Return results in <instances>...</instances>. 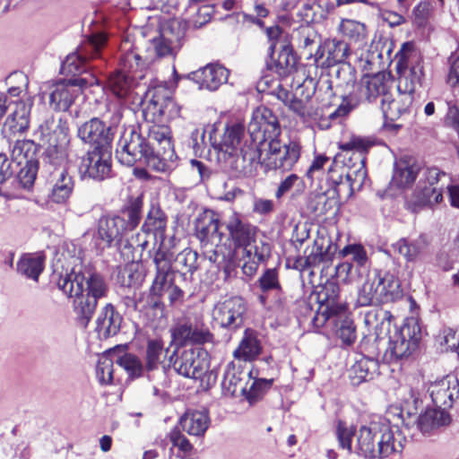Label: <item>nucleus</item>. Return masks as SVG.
<instances>
[{"instance_id": "obj_1", "label": "nucleus", "mask_w": 459, "mask_h": 459, "mask_svg": "<svg viewBox=\"0 0 459 459\" xmlns=\"http://www.w3.org/2000/svg\"><path fill=\"white\" fill-rule=\"evenodd\" d=\"M164 92L166 87L162 85L148 90L143 117L153 125H148L144 132L141 126L126 128L116 151L121 164L132 167L140 162L157 172H169L177 167L178 156L171 142L170 128L157 124L164 117Z\"/></svg>"}, {"instance_id": "obj_2", "label": "nucleus", "mask_w": 459, "mask_h": 459, "mask_svg": "<svg viewBox=\"0 0 459 459\" xmlns=\"http://www.w3.org/2000/svg\"><path fill=\"white\" fill-rule=\"evenodd\" d=\"M58 289L65 295L74 298L73 308L77 323L86 328L100 299L108 292V284L104 276L91 267L76 271L74 268L65 275H60Z\"/></svg>"}, {"instance_id": "obj_3", "label": "nucleus", "mask_w": 459, "mask_h": 459, "mask_svg": "<svg viewBox=\"0 0 459 459\" xmlns=\"http://www.w3.org/2000/svg\"><path fill=\"white\" fill-rule=\"evenodd\" d=\"M405 437L399 430L398 423L391 424L389 419L371 421L359 429V454L366 458H384L392 454H401Z\"/></svg>"}, {"instance_id": "obj_4", "label": "nucleus", "mask_w": 459, "mask_h": 459, "mask_svg": "<svg viewBox=\"0 0 459 459\" xmlns=\"http://www.w3.org/2000/svg\"><path fill=\"white\" fill-rule=\"evenodd\" d=\"M152 256V263L155 265V277L153 280L154 290L158 295L167 296L170 307L180 305L185 300L184 287L187 284L183 283L181 279L175 276L172 270L173 253L161 246L154 251Z\"/></svg>"}, {"instance_id": "obj_5", "label": "nucleus", "mask_w": 459, "mask_h": 459, "mask_svg": "<svg viewBox=\"0 0 459 459\" xmlns=\"http://www.w3.org/2000/svg\"><path fill=\"white\" fill-rule=\"evenodd\" d=\"M69 128L66 120L49 116L38 126L35 135L42 142L40 162L69 157Z\"/></svg>"}, {"instance_id": "obj_6", "label": "nucleus", "mask_w": 459, "mask_h": 459, "mask_svg": "<svg viewBox=\"0 0 459 459\" xmlns=\"http://www.w3.org/2000/svg\"><path fill=\"white\" fill-rule=\"evenodd\" d=\"M107 40L104 34H93L89 37L62 62L61 74L66 76L71 75V78L94 74L90 72L95 67L91 62L101 58V50L107 44Z\"/></svg>"}, {"instance_id": "obj_7", "label": "nucleus", "mask_w": 459, "mask_h": 459, "mask_svg": "<svg viewBox=\"0 0 459 459\" xmlns=\"http://www.w3.org/2000/svg\"><path fill=\"white\" fill-rule=\"evenodd\" d=\"M70 162L69 157L41 162L40 174L51 185L50 198L55 204H65L74 190L75 180L70 173Z\"/></svg>"}, {"instance_id": "obj_8", "label": "nucleus", "mask_w": 459, "mask_h": 459, "mask_svg": "<svg viewBox=\"0 0 459 459\" xmlns=\"http://www.w3.org/2000/svg\"><path fill=\"white\" fill-rule=\"evenodd\" d=\"M264 143L261 166L265 170L290 171L300 157L301 146L295 140L282 141L279 137H275Z\"/></svg>"}, {"instance_id": "obj_9", "label": "nucleus", "mask_w": 459, "mask_h": 459, "mask_svg": "<svg viewBox=\"0 0 459 459\" xmlns=\"http://www.w3.org/2000/svg\"><path fill=\"white\" fill-rule=\"evenodd\" d=\"M99 80L94 74L61 80L48 86L42 92V98L48 97L51 108L56 111H66L83 89L97 85Z\"/></svg>"}, {"instance_id": "obj_10", "label": "nucleus", "mask_w": 459, "mask_h": 459, "mask_svg": "<svg viewBox=\"0 0 459 459\" xmlns=\"http://www.w3.org/2000/svg\"><path fill=\"white\" fill-rule=\"evenodd\" d=\"M121 118L122 114L118 108L112 111L108 122L92 117L77 126V136L83 143L93 146V150L108 151Z\"/></svg>"}, {"instance_id": "obj_11", "label": "nucleus", "mask_w": 459, "mask_h": 459, "mask_svg": "<svg viewBox=\"0 0 459 459\" xmlns=\"http://www.w3.org/2000/svg\"><path fill=\"white\" fill-rule=\"evenodd\" d=\"M421 329L415 319H411L389 336L384 359L388 363L408 358L419 346Z\"/></svg>"}, {"instance_id": "obj_12", "label": "nucleus", "mask_w": 459, "mask_h": 459, "mask_svg": "<svg viewBox=\"0 0 459 459\" xmlns=\"http://www.w3.org/2000/svg\"><path fill=\"white\" fill-rule=\"evenodd\" d=\"M208 353L200 347L176 346L169 357L174 370L186 378L198 379L207 371Z\"/></svg>"}, {"instance_id": "obj_13", "label": "nucleus", "mask_w": 459, "mask_h": 459, "mask_svg": "<svg viewBox=\"0 0 459 459\" xmlns=\"http://www.w3.org/2000/svg\"><path fill=\"white\" fill-rule=\"evenodd\" d=\"M441 175L445 176V173L437 168H429L423 170L422 176H420L408 203L413 212H419L424 208H433L443 201L442 189L436 186Z\"/></svg>"}, {"instance_id": "obj_14", "label": "nucleus", "mask_w": 459, "mask_h": 459, "mask_svg": "<svg viewBox=\"0 0 459 459\" xmlns=\"http://www.w3.org/2000/svg\"><path fill=\"white\" fill-rule=\"evenodd\" d=\"M248 138L262 146L272 138L280 137L281 128L276 114L265 106L258 107L247 126Z\"/></svg>"}, {"instance_id": "obj_15", "label": "nucleus", "mask_w": 459, "mask_h": 459, "mask_svg": "<svg viewBox=\"0 0 459 459\" xmlns=\"http://www.w3.org/2000/svg\"><path fill=\"white\" fill-rule=\"evenodd\" d=\"M262 152V145L246 138L239 153L227 154L224 160L233 176L247 177L254 173L257 164H261Z\"/></svg>"}, {"instance_id": "obj_16", "label": "nucleus", "mask_w": 459, "mask_h": 459, "mask_svg": "<svg viewBox=\"0 0 459 459\" xmlns=\"http://www.w3.org/2000/svg\"><path fill=\"white\" fill-rule=\"evenodd\" d=\"M78 173L82 180L92 179L101 182L111 177L112 164L110 150L87 152L80 160Z\"/></svg>"}, {"instance_id": "obj_17", "label": "nucleus", "mask_w": 459, "mask_h": 459, "mask_svg": "<svg viewBox=\"0 0 459 459\" xmlns=\"http://www.w3.org/2000/svg\"><path fill=\"white\" fill-rule=\"evenodd\" d=\"M172 344L186 347L187 344L203 345L212 342L213 334L201 321L184 319L171 328Z\"/></svg>"}, {"instance_id": "obj_18", "label": "nucleus", "mask_w": 459, "mask_h": 459, "mask_svg": "<svg viewBox=\"0 0 459 459\" xmlns=\"http://www.w3.org/2000/svg\"><path fill=\"white\" fill-rule=\"evenodd\" d=\"M247 303L238 296L218 302L213 310L215 321L223 328L235 330L242 326Z\"/></svg>"}, {"instance_id": "obj_19", "label": "nucleus", "mask_w": 459, "mask_h": 459, "mask_svg": "<svg viewBox=\"0 0 459 459\" xmlns=\"http://www.w3.org/2000/svg\"><path fill=\"white\" fill-rule=\"evenodd\" d=\"M229 240L235 248H242L244 254L251 255L248 247L255 242L256 227L244 221L240 214L232 212L223 222Z\"/></svg>"}, {"instance_id": "obj_20", "label": "nucleus", "mask_w": 459, "mask_h": 459, "mask_svg": "<svg viewBox=\"0 0 459 459\" xmlns=\"http://www.w3.org/2000/svg\"><path fill=\"white\" fill-rule=\"evenodd\" d=\"M229 70L220 65L209 64L186 75H180L173 69V75L176 82L182 78L192 80L199 85V89L216 91L221 84L227 82L229 78Z\"/></svg>"}, {"instance_id": "obj_21", "label": "nucleus", "mask_w": 459, "mask_h": 459, "mask_svg": "<svg viewBox=\"0 0 459 459\" xmlns=\"http://www.w3.org/2000/svg\"><path fill=\"white\" fill-rule=\"evenodd\" d=\"M428 391L435 406L445 411L459 403V381L453 376L431 383Z\"/></svg>"}, {"instance_id": "obj_22", "label": "nucleus", "mask_w": 459, "mask_h": 459, "mask_svg": "<svg viewBox=\"0 0 459 459\" xmlns=\"http://www.w3.org/2000/svg\"><path fill=\"white\" fill-rule=\"evenodd\" d=\"M125 220L119 215L103 216L99 221L98 235L95 238L97 248L104 250L113 247L115 243L120 241L122 235H126L124 229Z\"/></svg>"}, {"instance_id": "obj_23", "label": "nucleus", "mask_w": 459, "mask_h": 459, "mask_svg": "<svg viewBox=\"0 0 459 459\" xmlns=\"http://www.w3.org/2000/svg\"><path fill=\"white\" fill-rule=\"evenodd\" d=\"M408 45V43H404L399 52L401 53V57L396 64V70L399 74L397 90L403 96L410 95L413 97L417 89L421 86L423 71L422 67L419 65L410 68L405 65V54L403 51Z\"/></svg>"}, {"instance_id": "obj_24", "label": "nucleus", "mask_w": 459, "mask_h": 459, "mask_svg": "<svg viewBox=\"0 0 459 459\" xmlns=\"http://www.w3.org/2000/svg\"><path fill=\"white\" fill-rule=\"evenodd\" d=\"M422 172L421 164L414 158L403 157L394 162L390 186L399 190L410 188Z\"/></svg>"}, {"instance_id": "obj_25", "label": "nucleus", "mask_w": 459, "mask_h": 459, "mask_svg": "<svg viewBox=\"0 0 459 459\" xmlns=\"http://www.w3.org/2000/svg\"><path fill=\"white\" fill-rule=\"evenodd\" d=\"M249 377L250 372L242 369L240 366H237L234 362H230L226 366L223 374L222 394L229 397H243V394H246Z\"/></svg>"}, {"instance_id": "obj_26", "label": "nucleus", "mask_w": 459, "mask_h": 459, "mask_svg": "<svg viewBox=\"0 0 459 459\" xmlns=\"http://www.w3.org/2000/svg\"><path fill=\"white\" fill-rule=\"evenodd\" d=\"M220 220L218 215L210 209L200 212L194 221L195 235L204 247L212 244L214 238L221 240L222 233H219Z\"/></svg>"}, {"instance_id": "obj_27", "label": "nucleus", "mask_w": 459, "mask_h": 459, "mask_svg": "<svg viewBox=\"0 0 459 459\" xmlns=\"http://www.w3.org/2000/svg\"><path fill=\"white\" fill-rule=\"evenodd\" d=\"M214 133V131L210 133L209 142L219 154H222L223 159H226L227 154L237 152V146L241 143L242 139H249L248 134H245V127L239 124L226 126L220 141H217L213 135Z\"/></svg>"}, {"instance_id": "obj_28", "label": "nucleus", "mask_w": 459, "mask_h": 459, "mask_svg": "<svg viewBox=\"0 0 459 459\" xmlns=\"http://www.w3.org/2000/svg\"><path fill=\"white\" fill-rule=\"evenodd\" d=\"M185 32L181 30V23L173 22L169 28L160 37L152 40V46L158 57L174 56L176 50L181 46V39Z\"/></svg>"}, {"instance_id": "obj_29", "label": "nucleus", "mask_w": 459, "mask_h": 459, "mask_svg": "<svg viewBox=\"0 0 459 459\" xmlns=\"http://www.w3.org/2000/svg\"><path fill=\"white\" fill-rule=\"evenodd\" d=\"M122 322V315L111 303H107L98 314L95 331L100 339L106 340L119 333Z\"/></svg>"}, {"instance_id": "obj_30", "label": "nucleus", "mask_w": 459, "mask_h": 459, "mask_svg": "<svg viewBox=\"0 0 459 459\" xmlns=\"http://www.w3.org/2000/svg\"><path fill=\"white\" fill-rule=\"evenodd\" d=\"M266 67L280 76H287L296 71L297 56L290 43L279 48L275 54L268 55Z\"/></svg>"}, {"instance_id": "obj_31", "label": "nucleus", "mask_w": 459, "mask_h": 459, "mask_svg": "<svg viewBox=\"0 0 459 459\" xmlns=\"http://www.w3.org/2000/svg\"><path fill=\"white\" fill-rule=\"evenodd\" d=\"M30 107L24 102L18 103L15 110L8 116L2 127V134L9 142L16 134L24 133L30 126Z\"/></svg>"}, {"instance_id": "obj_32", "label": "nucleus", "mask_w": 459, "mask_h": 459, "mask_svg": "<svg viewBox=\"0 0 459 459\" xmlns=\"http://www.w3.org/2000/svg\"><path fill=\"white\" fill-rule=\"evenodd\" d=\"M378 361L373 358L361 356L349 368L348 375L352 385H359L363 382L372 380L379 374Z\"/></svg>"}, {"instance_id": "obj_33", "label": "nucleus", "mask_w": 459, "mask_h": 459, "mask_svg": "<svg viewBox=\"0 0 459 459\" xmlns=\"http://www.w3.org/2000/svg\"><path fill=\"white\" fill-rule=\"evenodd\" d=\"M392 82L385 79L382 74L373 75H364L360 82V93L369 102L376 100L377 98H384L389 93Z\"/></svg>"}, {"instance_id": "obj_34", "label": "nucleus", "mask_w": 459, "mask_h": 459, "mask_svg": "<svg viewBox=\"0 0 459 459\" xmlns=\"http://www.w3.org/2000/svg\"><path fill=\"white\" fill-rule=\"evenodd\" d=\"M258 287L263 293L273 292V304L277 308H282L286 302V296L279 281L276 268H267L258 279Z\"/></svg>"}, {"instance_id": "obj_35", "label": "nucleus", "mask_w": 459, "mask_h": 459, "mask_svg": "<svg viewBox=\"0 0 459 459\" xmlns=\"http://www.w3.org/2000/svg\"><path fill=\"white\" fill-rule=\"evenodd\" d=\"M379 299L382 304L396 302L403 299V290L397 277L388 272L377 270Z\"/></svg>"}, {"instance_id": "obj_36", "label": "nucleus", "mask_w": 459, "mask_h": 459, "mask_svg": "<svg viewBox=\"0 0 459 459\" xmlns=\"http://www.w3.org/2000/svg\"><path fill=\"white\" fill-rule=\"evenodd\" d=\"M450 420L451 418L447 411L436 407L435 409H427L424 413L413 420L412 423H416L417 429L423 435H429L433 429L448 425Z\"/></svg>"}, {"instance_id": "obj_37", "label": "nucleus", "mask_w": 459, "mask_h": 459, "mask_svg": "<svg viewBox=\"0 0 459 459\" xmlns=\"http://www.w3.org/2000/svg\"><path fill=\"white\" fill-rule=\"evenodd\" d=\"M393 315L390 311L380 307H374L366 312L364 323L369 330L374 331L375 339L379 340L382 335L390 333Z\"/></svg>"}, {"instance_id": "obj_38", "label": "nucleus", "mask_w": 459, "mask_h": 459, "mask_svg": "<svg viewBox=\"0 0 459 459\" xmlns=\"http://www.w3.org/2000/svg\"><path fill=\"white\" fill-rule=\"evenodd\" d=\"M427 247L428 239L425 235H420L415 238H403L393 245L394 250L403 255L409 263L419 259Z\"/></svg>"}, {"instance_id": "obj_39", "label": "nucleus", "mask_w": 459, "mask_h": 459, "mask_svg": "<svg viewBox=\"0 0 459 459\" xmlns=\"http://www.w3.org/2000/svg\"><path fill=\"white\" fill-rule=\"evenodd\" d=\"M197 259L198 253L191 248H185L176 256L173 255L172 270L175 272V276L186 283V273H189L192 275L199 267Z\"/></svg>"}, {"instance_id": "obj_40", "label": "nucleus", "mask_w": 459, "mask_h": 459, "mask_svg": "<svg viewBox=\"0 0 459 459\" xmlns=\"http://www.w3.org/2000/svg\"><path fill=\"white\" fill-rule=\"evenodd\" d=\"M207 411H195L180 418L179 426L183 431L191 436H204L210 425Z\"/></svg>"}, {"instance_id": "obj_41", "label": "nucleus", "mask_w": 459, "mask_h": 459, "mask_svg": "<svg viewBox=\"0 0 459 459\" xmlns=\"http://www.w3.org/2000/svg\"><path fill=\"white\" fill-rule=\"evenodd\" d=\"M45 267V256L40 254H25L22 255L16 264L17 273L35 281Z\"/></svg>"}, {"instance_id": "obj_42", "label": "nucleus", "mask_w": 459, "mask_h": 459, "mask_svg": "<svg viewBox=\"0 0 459 459\" xmlns=\"http://www.w3.org/2000/svg\"><path fill=\"white\" fill-rule=\"evenodd\" d=\"M412 102V96L401 95V99L399 100H395L389 92L385 97L381 99V109L385 119L395 121L402 115L408 112Z\"/></svg>"}, {"instance_id": "obj_43", "label": "nucleus", "mask_w": 459, "mask_h": 459, "mask_svg": "<svg viewBox=\"0 0 459 459\" xmlns=\"http://www.w3.org/2000/svg\"><path fill=\"white\" fill-rule=\"evenodd\" d=\"M379 295L377 270H374L359 290L357 304L359 307L379 306L382 304Z\"/></svg>"}, {"instance_id": "obj_44", "label": "nucleus", "mask_w": 459, "mask_h": 459, "mask_svg": "<svg viewBox=\"0 0 459 459\" xmlns=\"http://www.w3.org/2000/svg\"><path fill=\"white\" fill-rule=\"evenodd\" d=\"M340 289L335 282H327L317 294L318 302L326 307L325 319L343 312L345 307L338 303Z\"/></svg>"}, {"instance_id": "obj_45", "label": "nucleus", "mask_w": 459, "mask_h": 459, "mask_svg": "<svg viewBox=\"0 0 459 459\" xmlns=\"http://www.w3.org/2000/svg\"><path fill=\"white\" fill-rule=\"evenodd\" d=\"M325 49H326L327 56L323 65L327 66L347 63L346 59L351 54L349 43L342 39H328L325 40Z\"/></svg>"}, {"instance_id": "obj_46", "label": "nucleus", "mask_w": 459, "mask_h": 459, "mask_svg": "<svg viewBox=\"0 0 459 459\" xmlns=\"http://www.w3.org/2000/svg\"><path fill=\"white\" fill-rule=\"evenodd\" d=\"M261 350L260 342L253 333L247 329L238 347L234 351L233 355L236 359L244 361H251L257 358Z\"/></svg>"}, {"instance_id": "obj_47", "label": "nucleus", "mask_w": 459, "mask_h": 459, "mask_svg": "<svg viewBox=\"0 0 459 459\" xmlns=\"http://www.w3.org/2000/svg\"><path fill=\"white\" fill-rule=\"evenodd\" d=\"M336 325V335L343 346H351L357 339L356 325L353 319L345 313L333 315Z\"/></svg>"}, {"instance_id": "obj_48", "label": "nucleus", "mask_w": 459, "mask_h": 459, "mask_svg": "<svg viewBox=\"0 0 459 459\" xmlns=\"http://www.w3.org/2000/svg\"><path fill=\"white\" fill-rule=\"evenodd\" d=\"M205 129L189 125L184 128L181 135L183 144L192 149L195 155H202L205 147Z\"/></svg>"}, {"instance_id": "obj_49", "label": "nucleus", "mask_w": 459, "mask_h": 459, "mask_svg": "<svg viewBox=\"0 0 459 459\" xmlns=\"http://www.w3.org/2000/svg\"><path fill=\"white\" fill-rule=\"evenodd\" d=\"M40 149V144L33 140H14V145L12 149V161L16 165H22L29 160H38L37 153Z\"/></svg>"}, {"instance_id": "obj_50", "label": "nucleus", "mask_w": 459, "mask_h": 459, "mask_svg": "<svg viewBox=\"0 0 459 459\" xmlns=\"http://www.w3.org/2000/svg\"><path fill=\"white\" fill-rule=\"evenodd\" d=\"M143 196L132 197L128 204L122 210L120 218L125 220L124 229L128 231L134 230L142 219Z\"/></svg>"}, {"instance_id": "obj_51", "label": "nucleus", "mask_w": 459, "mask_h": 459, "mask_svg": "<svg viewBox=\"0 0 459 459\" xmlns=\"http://www.w3.org/2000/svg\"><path fill=\"white\" fill-rule=\"evenodd\" d=\"M335 250L336 247L333 246L331 243H329L327 247L324 250L323 244L319 245L317 241H315L310 253L304 258V266L315 267L320 264L330 263Z\"/></svg>"}, {"instance_id": "obj_52", "label": "nucleus", "mask_w": 459, "mask_h": 459, "mask_svg": "<svg viewBox=\"0 0 459 459\" xmlns=\"http://www.w3.org/2000/svg\"><path fill=\"white\" fill-rule=\"evenodd\" d=\"M167 226V217L158 207H152L142 226V230L146 234L152 233L154 238L162 236Z\"/></svg>"}, {"instance_id": "obj_53", "label": "nucleus", "mask_w": 459, "mask_h": 459, "mask_svg": "<svg viewBox=\"0 0 459 459\" xmlns=\"http://www.w3.org/2000/svg\"><path fill=\"white\" fill-rule=\"evenodd\" d=\"M339 30L351 42L363 44L367 38L366 25L355 20L343 19L340 23Z\"/></svg>"}, {"instance_id": "obj_54", "label": "nucleus", "mask_w": 459, "mask_h": 459, "mask_svg": "<svg viewBox=\"0 0 459 459\" xmlns=\"http://www.w3.org/2000/svg\"><path fill=\"white\" fill-rule=\"evenodd\" d=\"M116 362L125 369L128 377L132 380L142 377L146 371L142 359L134 353H125L118 356Z\"/></svg>"}, {"instance_id": "obj_55", "label": "nucleus", "mask_w": 459, "mask_h": 459, "mask_svg": "<svg viewBox=\"0 0 459 459\" xmlns=\"http://www.w3.org/2000/svg\"><path fill=\"white\" fill-rule=\"evenodd\" d=\"M108 87L117 98L124 99L132 90V76L121 71H116L108 77Z\"/></svg>"}, {"instance_id": "obj_56", "label": "nucleus", "mask_w": 459, "mask_h": 459, "mask_svg": "<svg viewBox=\"0 0 459 459\" xmlns=\"http://www.w3.org/2000/svg\"><path fill=\"white\" fill-rule=\"evenodd\" d=\"M335 203L325 193L312 192L307 198V209L317 216L325 215L333 208Z\"/></svg>"}, {"instance_id": "obj_57", "label": "nucleus", "mask_w": 459, "mask_h": 459, "mask_svg": "<svg viewBox=\"0 0 459 459\" xmlns=\"http://www.w3.org/2000/svg\"><path fill=\"white\" fill-rule=\"evenodd\" d=\"M449 70L446 76V82L452 91V99L446 100V106L451 103H459V54L451 56L448 59Z\"/></svg>"}, {"instance_id": "obj_58", "label": "nucleus", "mask_w": 459, "mask_h": 459, "mask_svg": "<svg viewBox=\"0 0 459 459\" xmlns=\"http://www.w3.org/2000/svg\"><path fill=\"white\" fill-rule=\"evenodd\" d=\"M20 167L17 174V179L21 186L24 189H30L37 178V173L39 169V160H29L22 165H16Z\"/></svg>"}, {"instance_id": "obj_59", "label": "nucleus", "mask_w": 459, "mask_h": 459, "mask_svg": "<svg viewBox=\"0 0 459 459\" xmlns=\"http://www.w3.org/2000/svg\"><path fill=\"white\" fill-rule=\"evenodd\" d=\"M162 351L163 342L161 340L150 339L147 341L143 364L147 372L153 371L159 368Z\"/></svg>"}, {"instance_id": "obj_60", "label": "nucleus", "mask_w": 459, "mask_h": 459, "mask_svg": "<svg viewBox=\"0 0 459 459\" xmlns=\"http://www.w3.org/2000/svg\"><path fill=\"white\" fill-rule=\"evenodd\" d=\"M335 79L337 80L336 87L342 88L344 92H350L356 82V71L349 63L338 65L334 70Z\"/></svg>"}, {"instance_id": "obj_61", "label": "nucleus", "mask_w": 459, "mask_h": 459, "mask_svg": "<svg viewBox=\"0 0 459 459\" xmlns=\"http://www.w3.org/2000/svg\"><path fill=\"white\" fill-rule=\"evenodd\" d=\"M273 383V379H255L252 381L250 386L246 388V394H243V397L250 405H253L264 397L266 392L272 387Z\"/></svg>"}, {"instance_id": "obj_62", "label": "nucleus", "mask_w": 459, "mask_h": 459, "mask_svg": "<svg viewBox=\"0 0 459 459\" xmlns=\"http://www.w3.org/2000/svg\"><path fill=\"white\" fill-rule=\"evenodd\" d=\"M359 162L358 167H355V163L352 167H349L348 171L345 174V179L350 184L351 189H359L367 178V170L365 168V157L358 154L357 160Z\"/></svg>"}, {"instance_id": "obj_63", "label": "nucleus", "mask_w": 459, "mask_h": 459, "mask_svg": "<svg viewBox=\"0 0 459 459\" xmlns=\"http://www.w3.org/2000/svg\"><path fill=\"white\" fill-rule=\"evenodd\" d=\"M143 275L139 271L138 264L132 263V264L125 266L118 272L117 282L122 287L131 288L137 287L142 284Z\"/></svg>"}, {"instance_id": "obj_64", "label": "nucleus", "mask_w": 459, "mask_h": 459, "mask_svg": "<svg viewBox=\"0 0 459 459\" xmlns=\"http://www.w3.org/2000/svg\"><path fill=\"white\" fill-rule=\"evenodd\" d=\"M292 188H295V191L293 193L294 195H301L305 190V182L304 180L299 177L297 174H290L287 176L284 179H282L276 191H275V197L276 199H281L284 195L289 193Z\"/></svg>"}]
</instances>
